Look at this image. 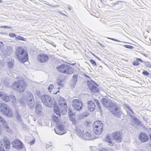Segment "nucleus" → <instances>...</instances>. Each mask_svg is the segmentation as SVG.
<instances>
[{
	"mask_svg": "<svg viewBox=\"0 0 151 151\" xmlns=\"http://www.w3.org/2000/svg\"><path fill=\"white\" fill-rule=\"evenodd\" d=\"M101 102L102 104L109 110L113 115L118 118L121 116L122 112L116 105L115 103L110 99L105 98L102 99Z\"/></svg>",
	"mask_w": 151,
	"mask_h": 151,
	"instance_id": "f257e3e1",
	"label": "nucleus"
},
{
	"mask_svg": "<svg viewBox=\"0 0 151 151\" xmlns=\"http://www.w3.org/2000/svg\"><path fill=\"white\" fill-rule=\"evenodd\" d=\"M16 54L18 59L21 62H24L28 60V55L26 50L23 48L19 47L16 50Z\"/></svg>",
	"mask_w": 151,
	"mask_h": 151,
	"instance_id": "f03ea898",
	"label": "nucleus"
},
{
	"mask_svg": "<svg viewBox=\"0 0 151 151\" xmlns=\"http://www.w3.org/2000/svg\"><path fill=\"white\" fill-rule=\"evenodd\" d=\"M11 87L19 92H22L25 89V82L22 79L15 81L12 84Z\"/></svg>",
	"mask_w": 151,
	"mask_h": 151,
	"instance_id": "7ed1b4c3",
	"label": "nucleus"
},
{
	"mask_svg": "<svg viewBox=\"0 0 151 151\" xmlns=\"http://www.w3.org/2000/svg\"><path fill=\"white\" fill-rule=\"evenodd\" d=\"M93 131L96 134L99 135L103 131V124L100 121H95L93 124Z\"/></svg>",
	"mask_w": 151,
	"mask_h": 151,
	"instance_id": "20e7f679",
	"label": "nucleus"
},
{
	"mask_svg": "<svg viewBox=\"0 0 151 151\" xmlns=\"http://www.w3.org/2000/svg\"><path fill=\"white\" fill-rule=\"evenodd\" d=\"M94 102L89 101L88 102V110L91 112H92L94 111L96 107V105H97V111H101V108L100 105L98 101L96 100H95Z\"/></svg>",
	"mask_w": 151,
	"mask_h": 151,
	"instance_id": "39448f33",
	"label": "nucleus"
},
{
	"mask_svg": "<svg viewBox=\"0 0 151 151\" xmlns=\"http://www.w3.org/2000/svg\"><path fill=\"white\" fill-rule=\"evenodd\" d=\"M0 110L1 112L5 116L9 117L12 116V110L6 104H1Z\"/></svg>",
	"mask_w": 151,
	"mask_h": 151,
	"instance_id": "423d86ee",
	"label": "nucleus"
},
{
	"mask_svg": "<svg viewBox=\"0 0 151 151\" xmlns=\"http://www.w3.org/2000/svg\"><path fill=\"white\" fill-rule=\"evenodd\" d=\"M41 99L43 103L46 106L51 107L52 105L53 102L50 96L45 94L41 96Z\"/></svg>",
	"mask_w": 151,
	"mask_h": 151,
	"instance_id": "0eeeda50",
	"label": "nucleus"
},
{
	"mask_svg": "<svg viewBox=\"0 0 151 151\" xmlns=\"http://www.w3.org/2000/svg\"><path fill=\"white\" fill-rule=\"evenodd\" d=\"M56 68L59 72L66 74L69 73V71L70 69V67L69 65L63 64L58 65Z\"/></svg>",
	"mask_w": 151,
	"mask_h": 151,
	"instance_id": "6e6552de",
	"label": "nucleus"
},
{
	"mask_svg": "<svg viewBox=\"0 0 151 151\" xmlns=\"http://www.w3.org/2000/svg\"><path fill=\"white\" fill-rule=\"evenodd\" d=\"M72 103L73 108L75 110L80 111L82 109L83 105L79 100L74 99Z\"/></svg>",
	"mask_w": 151,
	"mask_h": 151,
	"instance_id": "1a4fd4ad",
	"label": "nucleus"
},
{
	"mask_svg": "<svg viewBox=\"0 0 151 151\" xmlns=\"http://www.w3.org/2000/svg\"><path fill=\"white\" fill-rule=\"evenodd\" d=\"M95 84L97 86H98L92 81L87 82V85L89 89L91 91L94 93L97 92L99 91L98 88L95 86Z\"/></svg>",
	"mask_w": 151,
	"mask_h": 151,
	"instance_id": "9d476101",
	"label": "nucleus"
},
{
	"mask_svg": "<svg viewBox=\"0 0 151 151\" xmlns=\"http://www.w3.org/2000/svg\"><path fill=\"white\" fill-rule=\"evenodd\" d=\"M12 144L14 148L18 150H21L23 148L22 143L18 139L12 142Z\"/></svg>",
	"mask_w": 151,
	"mask_h": 151,
	"instance_id": "9b49d317",
	"label": "nucleus"
},
{
	"mask_svg": "<svg viewBox=\"0 0 151 151\" xmlns=\"http://www.w3.org/2000/svg\"><path fill=\"white\" fill-rule=\"evenodd\" d=\"M37 60L41 63L47 62L49 59L48 55L45 54H41L37 57Z\"/></svg>",
	"mask_w": 151,
	"mask_h": 151,
	"instance_id": "f8f14e48",
	"label": "nucleus"
},
{
	"mask_svg": "<svg viewBox=\"0 0 151 151\" xmlns=\"http://www.w3.org/2000/svg\"><path fill=\"white\" fill-rule=\"evenodd\" d=\"M3 142L6 149L8 151L11 147V143L7 137H4L3 139Z\"/></svg>",
	"mask_w": 151,
	"mask_h": 151,
	"instance_id": "ddd939ff",
	"label": "nucleus"
},
{
	"mask_svg": "<svg viewBox=\"0 0 151 151\" xmlns=\"http://www.w3.org/2000/svg\"><path fill=\"white\" fill-rule=\"evenodd\" d=\"M12 50V47L10 46H5L3 49L2 51L5 55H9Z\"/></svg>",
	"mask_w": 151,
	"mask_h": 151,
	"instance_id": "4468645a",
	"label": "nucleus"
},
{
	"mask_svg": "<svg viewBox=\"0 0 151 151\" xmlns=\"http://www.w3.org/2000/svg\"><path fill=\"white\" fill-rule=\"evenodd\" d=\"M139 138L142 142H143L147 141L149 139L148 136L145 133L142 132L139 135Z\"/></svg>",
	"mask_w": 151,
	"mask_h": 151,
	"instance_id": "2eb2a0df",
	"label": "nucleus"
},
{
	"mask_svg": "<svg viewBox=\"0 0 151 151\" xmlns=\"http://www.w3.org/2000/svg\"><path fill=\"white\" fill-rule=\"evenodd\" d=\"M75 129L77 135L80 136H82L84 132L82 127L80 126H77Z\"/></svg>",
	"mask_w": 151,
	"mask_h": 151,
	"instance_id": "dca6fc26",
	"label": "nucleus"
},
{
	"mask_svg": "<svg viewBox=\"0 0 151 151\" xmlns=\"http://www.w3.org/2000/svg\"><path fill=\"white\" fill-rule=\"evenodd\" d=\"M56 88V86L54 87L53 84H50L48 86V89L50 92H51L54 94H56L57 92H59V90L57 91H55L54 90H55V88Z\"/></svg>",
	"mask_w": 151,
	"mask_h": 151,
	"instance_id": "f3484780",
	"label": "nucleus"
},
{
	"mask_svg": "<svg viewBox=\"0 0 151 151\" xmlns=\"http://www.w3.org/2000/svg\"><path fill=\"white\" fill-rule=\"evenodd\" d=\"M8 98L9 100V102H11L12 104H16V99L14 96L12 95H8Z\"/></svg>",
	"mask_w": 151,
	"mask_h": 151,
	"instance_id": "a211bd4d",
	"label": "nucleus"
},
{
	"mask_svg": "<svg viewBox=\"0 0 151 151\" xmlns=\"http://www.w3.org/2000/svg\"><path fill=\"white\" fill-rule=\"evenodd\" d=\"M78 76V75H77L75 74L72 76L71 85V86L73 88L74 87V86L76 84L77 81Z\"/></svg>",
	"mask_w": 151,
	"mask_h": 151,
	"instance_id": "6ab92c4d",
	"label": "nucleus"
},
{
	"mask_svg": "<svg viewBox=\"0 0 151 151\" xmlns=\"http://www.w3.org/2000/svg\"><path fill=\"white\" fill-rule=\"evenodd\" d=\"M113 137L114 139L116 140L119 142L121 141V137L120 133L119 132H114L113 134Z\"/></svg>",
	"mask_w": 151,
	"mask_h": 151,
	"instance_id": "aec40b11",
	"label": "nucleus"
},
{
	"mask_svg": "<svg viewBox=\"0 0 151 151\" xmlns=\"http://www.w3.org/2000/svg\"><path fill=\"white\" fill-rule=\"evenodd\" d=\"M26 98L27 101L34 100L33 94L29 91L27 92Z\"/></svg>",
	"mask_w": 151,
	"mask_h": 151,
	"instance_id": "412c9836",
	"label": "nucleus"
},
{
	"mask_svg": "<svg viewBox=\"0 0 151 151\" xmlns=\"http://www.w3.org/2000/svg\"><path fill=\"white\" fill-rule=\"evenodd\" d=\"M0 97L1 99L5 102H9V100L8 99V95L6 93H1L0 92Z\"/></svg>",
	"mask_w": 151,
	"mask_h": 151,
	"instance_id": "4be33fe9",
	"label": "nucleus"
},
{
	"mask_svg": "<svg viewBox=\"0 0 151 151\" xmlns=\"http://www.w3.org/2000/svg\"><path fill=\"white\" fill-rule=\"evenodd\" d=\"M59 105H60V106H63L64 108H65L66 104L65 103L64 99L62 97H60L59 101Z\"/></svg>",
	"mask_w": 151,
	"mask_h": 151,
	"instance_id": "5701e85b",
	"label": "nucleus"
},
{
	"mask_svg": "<svg viewBox=\"0 0 151 151\" xmlns=\"http://www.w3.org/2000/svg\"><path fill=\"white\" fill-rule=\"evenodd\" d=\"M81 137L86 139H89L91 138L92 136L91 134L88 132H86L85 134L83 133Z\"/></svg>",
	"mask_w": 151,
	"mask_h": 151,
	"instance_id": "b1692460",
	"label": "nucleus"
},
{
	"mask_svg": "<svg viewBox=\"0 0 151 151\" xmlns=\"http://www.w3.org/2000/svg\"><path fill=\"white\" fill-rule=\"evenodd\" d=\"M36 112L37 114H40L42 110V106L40 104H38L35 107Z\"/></svg>",
	"mask_w": 151,
	"mask_h": 151,
	"instance_id": "393cba45",
	"label": "nucleus"
},
{
	"mask_svg": "<svg viewBox=\"0 0 151 151\" xmlns=\"http://www.w3.org/2000/svg\"><path fill=\"white\" fill-rule=\"evenodd\" d=\"M123 106L126 109L127 114H128V112H131L132 114H134V112L132 110L131 108L127 105L124 104Z\"/></svg>",
	"mask_w": 151,
	"mask_h": 151,
	"instance_id": "a878e982",
	"label": "nucleus"
},
{
	"mask_svg": "<svg viewBox=\"0 0 151 151\" xmlns=\"http://www.w3.org/2000/svg\"><path fill=\"white\" fill-rule=\"evenodd\" d=\"M2 124H3L4 127L5 128L6 131L10 133H11L12 132V130L9 128L6 122L5 121Z\"/></svg>",
	"mask_w": 151,
	"mask_h": 151,
	"instance_id": "bb28decb",
	"label": "nucleus"
},
{
	"mask_svg": "<svg viewBox=\"0 0 151 151\" xmlns=\"http://www.w3.org/2000/svg\"><path fill=\"white\" fill-rule=\"evenodd\" d=\"M14 60L12 59H9L7 60V63L8 64V66L9 68H12L13 66V63Z\"/></svg>",
	"mask_w": 151,
	"mask_h": 151,
	"instance_id": "cd10ccee",
	"label": "nucleus"
},
{
	"mask_svg": "<svg viewBox=\"0 0 151 151\" xmlns=\"http://www.w3.org/2000/svg\"><path fill=\"white\" fill-rule=\"evenodd\" d=\"M27 104L28 107L31 109H32L34 107L35 105L34 100H30L28 101Z\"/></svg>",
	"mask_w": 151,
	"mask_h": 151,
	"instance_id": "c85d7f7f",
	"label": "nucleus"
},
{
	"mask_svg": "<svg viewBox=\"0 0 151 151\" xmlns=\"http://www.w3.org/2000/svg\"><path fill=\"white\" fill-rule=\"evenodd\" d=\"M64 81L63 79H59L57 80L56 82V85H58L59 86L62 87L63 85Z\"/></svg>",
	"mask_w": 151,
	"mask_h": 151,
	"instance_id": "c756f323",
	"label": "nucleus"
},
{
	"mask_svg": "<svg viewBox=\"0 0 151 151\" xmlns=\"http://www.w3.org/2000/svg\"><path fill=\"white\" fill-rule=\"evenodd\" d=\"M105 140L106 142L109 143V144H108L109 145L111 146L113 145L114 143L111 140L110 137L109 136L107 135L106 136Z\"/></svg>",
	"mask_w": 151,
	"mask_h": 151,
	"instance_id": "7c9ffc66",
	"label": "nucleus"
},
{
	"mask_svg": "<svg viewBox=\"0 0 151 151\" xmlns=\"http://www.w3.org/2000/svg\"><path fill=\"white\" fill-rule=\"evenodd\" d=\"M133 114H132L131 112H128V114H129L131 117L133 119L135 122H138L139 121V120L136 118L135 116Z\"/></svg>",
	"mask_w": 151,
	"mask_h": 151,
	"instance_id": "2f4dec72",
	"label": "nucleus"
},
{
	"mask_svg": "<svg viewBox=\"0 0 151 151\" xmlns=\"http://www.w3.org/2000/svg\"><path fill=\"white\" fill-rule=\"evenodd\" d=\"M16 40H21L23 41H25V39L22 37L20 36H18L15 38Z\"/></svg>",
	"mask_w": 151,
	"mask_h": 151,
	"instance_id": "473e14b6",
	"label": "nucleus"
},
{
	"mask_svg": "<svg viewBox=\"0 0 151 151\" xmlns=\"http://www.w3.org/2000/svg\"><path fill=\"white\" fill-rule=\"evenodd\" d=\"M70 120L73 123L75 124L77 123V120L74 118L70 116L69 118Z\"/></svg>",
	"mask_w": 151,
	"mask_h": 151,
	"instance_id": "72a5a7b5",
	"label": "nucleus"
},
{
	"mask_svg": "<svg viewBox=\"0 0 151 151\" xmlns=\"http://www.w3.org/2000/svg\"><path fill=\"white\" fill-rule=\"evenodd\" d=\"M52 118L53 120L55 122H58L59 120L58 117L55 115H52Z\"/></svg>",
	"mask_w": 151,
	"mask_h": 151,
	"instance_id": "f704fd0d",
	"label": "nucleus"
},
{
	"mask_svg": "<svg viewBox=\"0 0 151 151\" xmlns=\"http://www.w3.org/2000/svg\"><path fill=\"white\" fill-rule=\"evenodd\" d=\"M144 63V65L147 67H149L151 68V64L149 62H145Z\"/></svg>",
	"mask_w": 151,
	"mask_h": 151,
	"instance_id": "c9c22d12",
	"label": "nucleus"
},
{
	"mask_svg": "<svg viewBox=\"0 0 151 151\" xmlns=\"http://www.w3.org/2000/svg\"><path fill=\"white\" fill-rule=\"evenodd\" d=\"M35 96H37L38 97H40V92L38 90H36L35 92Z\"/></svg>",
	"mask_w": 151,
	"mask_h": 151,
	"instance_id": "e433bc0d",
	"label": "nucleus"
},
{
	"mask_svg": "<svg viewBox=\"0 0 151 151\" xmlns=\"http://www.w3.org/2000/svg\"><path fill=\"white\" fill-rule=\"evenodd\" d=\"M58 127L59 130L60 131H62L64 129V127L61 124L59 125L58 126Z\"/></svg>",
	"mask_w": 151,
	"mask_h": 151,
	"instance_id": "4c0bfd02",
	"label": "nucleus"
},
{
	"mask_svg": "<svg viewBox=\"0 0 151 151\" xmlns=\"http://www.w3.org/2000/svg\"><path fill=\"white\" fill-rule=\"evenodd\" d=\"M54 110H55V113L58 116H59L60 115V113L59 112V109H58V108H57V109L56 110H55V109H54Z\"/></svg>",
	"mask_w": 151,
	"mask_h": 151,
	"instance_id": "58836bf2",
	"label": "nucleus"
},
{
	"mask_svg": "<svg viewBox=\"0 0 151 151\" xmlns=\"http://www.w3.org/2000/svg\"><path fill=\"white\" fill-rule=\"evenodd\" d=\"M0 151H5L3 147V145L2 144L0 143Z\"/></svg>",
	"mask_w": 151,
	"mask_h": 151,
	"instance_id": "ea45409f",
	"label": "nucleus"
},
{
	"mask_svg": "<svg viewBox=\"0 0 151 151\" xmlns=\"http://www.w3.org/2000/svg\"><path fill=\"white\" fill-rule=\"evenodd\" d=\"M90 62L94 66L96 65V62L93 60H90Z\"/></svg>",
	"mask_w": 151,
	"mask_h": 151,
	"instance_id": "a19ab883",
	"label": "nucleus"
},
{
	"mask_svg": "<svg viewBox=\"0 0 151 151\" xmlns=\"http://www.w3.org/2000/svg\"><path fill=\"white\" fill-rule=\"evenodd\" d=\"M124 46L126 48L129 49H132L133 48L132 46L128 45H124Z\"/></svg>",
	"mask_w": 151,
	"mask_h": 151,
	"instance_id": "79ce46f5",
	"label": "nucleus"
},
{
	"mask_svg": "<svg viewBox=\"0 0 151 151\" xmlns=\"http://www.w3.org/2000/svg\"><path fill=\"white\" fill-rule=\"evenodd\" d=\"M9 35L10 37H14L16 36V35L15 34L11 33H9Z\"/></svg>",
	"mask_w": 151,
	"mask_h": 151,
	"instance_id": "37998d69",
	"label": "nucleus"
},
{
	"mask_svg": "<svg viewBox=\"0 0 151 151\" xmlns=\"http://www.w3.org/2000/svg\"><path fill=\"white\" fill-rule=\"evenodd\" d=\"M142 73L145 76H148L149 74V73L146 70L143 71L142 72Z\"/></svg>",
	"mask_w": 151,
	"mask_h": 151,
	"instance_id": "c03bdc74",
	"label": "nucleus"
},
{
	"mask_svg": "<svg viewBox=\"0 0 151 151\" xmlns=\"http://www.w3.org/2000/svg\"><path fill=\"white\" fill-rule=\"evenodd\" d=\"M4 46L3 42L0 41V50L2 51L3 48V47Z\"/></svg>",
	"mask_w": 151,
	"mask_h": 151,
	"instance_id": "a18cd8bd",
	"label": "nucleus"
},
{
	"mask_svg": "<svg viewBox=\"0 0 151 151\" xmlns=\"http://www.w3.org/2000/svg\"><path fill=\"white\" fill-rule=\"evenodd\" d=\"M133 65H138L139 64V62H138L137 60L136 61L133 62Z\"/></svg>",
	"mask_w": 151,
	"mask_h": 151,
	"instance_id": "49530a36",
	"label": "nucleus"
},
{
	"mask_svg": "<svg viewBox=\"0 0 151 151\" xmlns=\"http://www.w3.org/2000/svg\"><path fill=\"white\" fill-rule=\"evenodd\" d=\"M5 122V121L4 119L1 116H0V122L1 123H3Z\"/></svg>",
	"mask_w": 151,
	"mask_h": 151,
	"instance_id": "de8ad7c7",
	"label": "nucleus"
},
{
	"mask_svg": "<svg viewBox=\"0 0 151 151\" xmlns=\"http://www.w3.org/2000/svg\"><path fill=\"white\" fill-rule=\"evenodd\" d=\"M54 130L55 131V132L57 134H59V135H62L64 134V133H62L61 132H57L56 130L55 129H54Z\"/></svg>",
	"mask_w": 151,
	"mask_h": 151,
	"instance_id": "09e8293b",
	"label": "nucleus"
},
{
	"mask_svg": "<svg viewBox=\"0 0 151 151\" xmlns=\"http://www.w3.org/2000/svg\"><path fill=\"white\" fill-rule=\"evenodd\" d=\"M85 117V116L84 115H82V114H80L78 116V118L79 119H81L83 118H84Z\"/></svg>",
	"mask_w": 151,
	"mask_h": 151,
	"instance_id": "8fccbe9b",
	"label": "nucleus"
},
{
	"mask_svg": "<svg viewBox=\"0 0 151 151\" xmlns=\"http://www.w3.org/2000/svg\"><path fill=\"white\" fill-rule=\"evenodd\" d=\"M107 38L108 39H110L111 40H113V41H117V42H120V41L117 39H114V38H109V37H107Z\"/></svg>",
	"mask_w": 151,
	"mask_h": 151,
	"instance_id": "3c124183",
	"label": "nucleus"
},
{
	"mask_svg": "<svg viewBox=\"0 0 151 151\" xmlns=\"http://www.w3.org/2000/svg\"><path fill=\"white\" fill-rule=\"evenodd\" d=\"M1 28H5L12 29V27L9 26H2L1 27Z\"/></svg>",
	"mask_w": 151,
	"mask_h": 151,
	"instance_id": "603ef678",
	"label": "nucleus"
},
{
	"mask_svg": "<svg viewBox=\"0 0 151 151\" xmlns=\"http://www.w3.org/2000/svg\"><path fill=\"white\" fill-rule=\"evenodd\" d=\"M119 4V2L118 1H116L115 2L111 3V5L112 6H114L116 4Z\"/></svg>",
	"mask_w": 151,
	"mask_h": 151,
	"instance_id": "864d4df0",
	"label": "nucleus"
},
{
	"mask_svg": "<svg viewBox=\"0 0 151 151\" xmlns=\"http://www.w3.org/2000/svg\"><path fill=\"white\" fill-rule=\"evenodd\" d=\"M136 60L137 61L141 63H143V61L141 60V59L140 58H137L136 59Z\"/></svg>",
	"mask_w": 151,
	"mask_h": 151,
	"instance_id": "5fc2aeb1",
	"label": "nucleus"
},
{
	"mask_svg": "<svg viewBox=\"0 0 151 151\" xmlns=\"http://www.w3.org/2000/svg\"><path fill=\"white\" fill-rule=\"evenodd\" d=\"M99 151H109V150L106 149L102 148Z\"/></svg>",
	"mask_w": 151,
	"mask_h": 151,
	"instance_id": "6e6d98bb",
	"label": "nucleus"
},
{
	"mask_svg": "<svg viewBox=\"0 0 151 151\" xmlns=\"http://www.w3.org/2000/svg\"><path fill=\"white\" fill-rule=\"evenodd\" d=\"M35 142V140H32L31 141V142H30V144L31 145H32Z\"/></svg>",
	"mask_w": 151,
	"mask_h": 151,
	"instance_id": "4d7b16f0",
	"label": "nucleus"
},
{
	"mask_svg": "<svg viewBox=\"0 0 151 151\" xmlns=\"http://www.w3.org/2000/svg\"><path fill=\"white\" fill-rule=\"evenodd\" d=\"M17 119L19 120H20L21 119V118H20V116L19 115H18L17 116Z\"/></svg>",
	"mask_w": 151,
	"mask_h": 151,
	"instance_id": "13d9d810",
	"label": "nucleus"
},
{
	"mask_svg": "<svg viewBox=\"0 0 151 151\" xmlns=\"http://www.w3.org/2000/svg\"><path fill=\"white\" fill-rule=\"evenodd\" d=\"M92 54L93 55H94V56H95V57H96V58H97V59H98L99 60H101L100 59L99 57H97V56H96L94 55L93 54Z\"/></svg>",
	"mask_w": 151,
	"mask_h": 151,
	"instance_id": "bf43d9fd",
	"label": "nucleus"
},
{
	"mask_svg": "<svg viewBox=\"0 0 151 151\" xmlns=\"http://www.w3.org/2000/svg\"><path fill=\"white\" fill-rule=\"evenodd\" d=\"M20 103H22L24 105H25V104H26V103L25 102H22V101H20Z\"/></svg>",
	"mask_w": 151,
	"mask_h": 151,
	"instance_id": "052dcab7",
	"label": "nucleus"
},
{
	"mask_svg": "<svg viewBox=\"0 0 151 151\" xmlns=\"http://www.w3.org/2000/svg\"><path fill=\"white\" fill-rule=\"evenodd\" d=\"M52 45H53L54 47H55V46H56L55 45L54 43H52Z\"/></svg>",
	"mask_w": 151,
	"mask_h": 151,
	"instance_id": "680f3d73",
	"label": "nucleus"
},
{
	"mask_svg": "<svg viewBox=\"0 0 151 151\" xmlns=\"http://www.w3.org/2000/svg\"><path fill=\"white\" fill-rule=\"evenodd\" d=\"M149 136H150V140L151 141V135H149Z\"/></svg>",
	"mask_w": 151,
	"mask_h": 151,
	"instance_id": "e2e57ef3",
	"label": "nucleus"
},
{
	"mask_svg": "<svg viewBox=\"0 0 151 151\" xmlns=\"http://www.w3.org/2000/svg\"><path fill=\"white\" fill-rule=\"evenodd\" d=\"M60 88V87H58L57 88L58 89H59Z\"/></svg>",
	"mask_w": 151,
	"mask_h": 151,
	"instance_id": "0e129e2a",
	"label": "nucleus"
},
{
	"mask_svg": "<svg viewBox=\"0 0 151 151\" xmlns=\"http://www.w3.org/2000/svg\"><path fill=\"white\" fill-rule=\"evenodd\" d=\"M23 151H26V150L25 149H24Z\"/></svg>",
	"mask_w": 151,
	"mask_h": 151,
	"instance_id": "69168bd1",
	"label": "nucleus"
},
{
	"mask_svg": "<svg viewBox=\"0 0 151 151\" xmlns=\"http://www.w3.org/2000/svg\"><path fill=\"white\" fill-rule=\"evenodd\" d=\"M51 146V145H50V146H49V145H48V147H50V146Z\"/></svg>",
	"mask_w": 151,
	"mask_h": 151,
	"instance_id": "338daca9",
	"label": "nucleus"
},
{
	"mask_svg": "<svg viewBox=\"0 0 151 151\" xmlns=\"http://www.w3.org/2000/svg\"><path fill=\"white\" fill-rule=\"evenodd\" d=\"M68 9H69L70 10V8H68Z\"/></svg>",
	"mask_w": 151,
	"mask_h": 151,
	"instance_id": "774afa93",
	"label": "nucleus"
}]
</instances>
